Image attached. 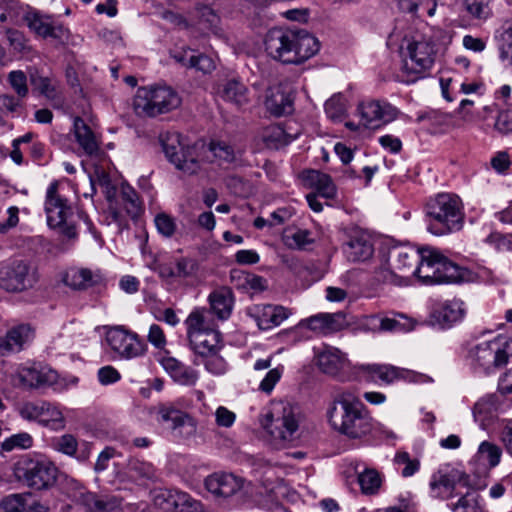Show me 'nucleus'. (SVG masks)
Segmentation results:
<instances>
[{
    "instance_id": "nucleus-1",
    "label": "nucleus",
    "mask_w": 512,
    "mask_h": 512,
    "mask_svg": "<svg viewBox=\"0 0 512 512\" xmlns=\"http://www.w3.org/2000/svg\"><path fill=\"white\" fill-rule=\"evenodd\" d=\"M327 418L333 430L349 439L366 437L374 428L369 410L352 390H341L334 396Z\"/></svg>"
},
{
    "instance_id": "nucleus-2",
    "label": "nucleus",
    "mask_w": 512,
    "mask_h": 512,
    "mask_svg": "<svg viewBox=\"0 0 512 512\" xmlns=\"http://www.w3.org/2000/svg\"><path fill=\"white\" fill-rule=\"evenodd\" d=\"M267 54L285 64H301L320 49L318 39L305 30L270 29L264 40Z\"/></svg>"
},
{
    "instance_id": "nucleus-3",
    "label": "nucleus",
    "mask_w": 512,
    "mask_h": 512,
    "mask_svg": "<svg viewBox=\"0 0 512 512\" xmlns=\"http://www.w3.org/2000/svg\"><path fill=\"white\" fill-rule=\"evenodd\" d=\"M512 358V337L498 335L467 349L465 361L475 372L491 375L505 367Z\"/></svg>"
},
{
    "instance_id": "nucleus-4",
    "label": "nucleus",
    "mask_w": 512,
    "mask_h": 512,
    "mask_svg": "<svg viewBox=\"0 0 512 512\" xmlns=\"http://www.w3.org/2000/svg\"><path fill=\"white\" fill-rule=\"evenodd\" d=\"M427 230L437 236L459 231L464 223L463 203L455 194L439 193L426 205Z\"/></svg>"
},
{
    "instance_id": "nucleus-5",
    "label": "nucleus",
    "mask_w": 512,
    "mask_h": 512,
    "mask_svg": "<svg viewBox=\"0 0 512 512\" xmlns=\"http://www.w3.org/2000/svg\"><path fill=\"white\" fill-rule=\"evenodd\" d=\"M303 415L298 405L280 399L270 402L262 427L275 439L292 440L302 422Z\"/></svg>"
},
{
    "instance_id": "nucleus-6",
    "label": "nucleus",
    "mask_w": 512,
    "mask_h": 512,
    "mask_svg": "<svg viewBox=\"0 0 512 512\" xmlns=\"http://www.w3.org/2000/svg\"><path fill=\"white\" fill-rule=\"evenodd\" d=\"M185 325L190 347L195 353L194 360H200L222 349L221 333L209 323L206 311H192L185 320Z\"/></svg>"
},
{
    "instance_id": "nucleus-7",
    "label": "nucleus",
    "mask_w": 512,
    "mask_h": 512,
    "mask_svg": "<svg viewBox=\"0 0 512 512\" xmlns=\"http://www.w3.org/2000/svg\"><path fill=\"white\" fill-rule=\"evenodd\" d=\"M424 262L416 270L424 284H457L465 281L469 271L441 255L438 251L424 250Z\"/></svg>"
},
{
    "instance_id": "nucleus-8",
    "label": "nucleus",
    "mask_w": 512,
    "mask_h": 512,
    "mask_svg": "<svg viewBox=\"0 0 512 512\" xmlns=\"http://www.w3.org/2000/svg\"><path fill=\"white\" fill-rule=\"evenodd\" d=\"M180 104V96L169 86L141 87L133 101L136 114L146 117L168 113Z\"/></svg>"
},
{
    "instance_id": "nucleus-9",
    "label": "nucleus",
    "mask_w": 512,
    "mask_h": 512,
    "mask_svg": "<svg viewBox=\"0 0 512 512\" xmlns=\"http://www.w3.org/2000/svg\"><path fill=\"white\" fill-rule=\"evenodd\" d=\"M47 224L51 229L57 230L68 239L77 238V230L74 222L72 207L69 201L59 192L57 181L50 183L46 190L44 205Z\"/></svg>"
},
{
    "instance_id": "nucleus-10",
    "label": "nucleus",
    "mask_w": 512,
    "mask_h": 512,
    "mask_svg": "<svg viewBox=\"0 0 512 512\" xmlns=\"http://www.w3.org/2000/svg\"><path fill=\"white\" fill-rule=\"evenodd\" d=\"M57 473V467L44 459L21 458L13 468L17 481L35 490L47 489L54 485Z\"/></svg>"
},
{
    "instance_id": "nucleus-11",
    "label": "nucleus",
    "mask_w": 512,
    "mask_h": 512,
    "mask_svg": "<svg viewBox=\"0 0 512 512\" xmlns=\"http://www.w3.org/2000/svg\"><path fill=\"white\" fill-rule=\"evenodd\" d=\"M37 282V271L27 261L13 260L0 268V288L7 292H22Z\"/></svg>"
},
{
    "instance_id": "nucleus-12",
    "label": "nucleus",
    "mask_w": 512,
    "mask_h": 512,
    "mask_svg": "<svg viewBox=\"0 0 512 512\" xmlns=\"http://www.w3.org/2000/svg\"><path fill=\"white\" fill-rule=\"evenodd\" d=\"M106 342L110 349L121 359L131 360L142 357L147 345L139 335L123 326L110 328L106 332Z\"/></svg>"
},
{
    "instance_id": "nucleus-13",
    "label": "nucleus",
    "mask_w": 512,
    "mask_h": 512,
    "mask_svg": "<svg viewBox=\"0 0 512 512\" xmlns=\"http://www.w3.org/2000/svg\"><path fill=\"white\" fill-rule=\"evenodd\" d=\"M403 68L408 73L420 75L430 70L435 60V45L427 40H407L401 46Z\"/></svg>"
},
{
    "instance_id": "nucleus-14",
    "label": "nucleus",
    "mask_w": 512,
    "mask_h": 512,
    "mask_svg": "<svg viewBox=\"0 0 512 512\" xmlns=\"http://www.w3.org/2000/svg\"><path fill=\"white\" fill-rule=\"evenodd\" d=\"M162 147L166 158L175 167L187 174H195L200 168L195 149L186 145L179 134L167 135L162 139Z\"/></svg>"
},
{
    "instance_id": "nucleus-15",
    "label": "nucleus",
    "mask_w": 512,
    "mask_h": 512,
    "mask_svg": "<svg viewBox=\"0 0 512 512\" xmlns=\"http://www.w3.org/2000/svg\"><path fill=\"white\" fill-rule=\"evenodd\" d=\"M20 416L28 421L38 422L52 430H61L65 427V418L59 408L46 401L25 402L19 407Z\"/></svg>"
},
{
    "instance_id": "nucleus-16",
    "label": "nucleus",
    "mask_w": 512,
    "mask_h": 512,
    "mask_svg": "<svg viewBox=\"0 0 512 512\" xmlns=\"http://www.w3.org/2000/svg\"><path fill=\"white\" fill-rule=\"evenodd\" d=\"M467 475L454 468L444 467L431 475L429 494L432 498L447 500L460 495L456 492L459 485L467 484Z\"/></svg>"
},
{
    "instance_id": "nucleus-17",
    "label": "nucleus",
    "mask_w": 512,
    "mask_h": 512,
    "mask_svg": "<svg viewBox=\"0 0 512 512\" xmlns=\"http://www.w3.org/2000/svg\"><path fill=\"white\" fill-rule=\"evenodd\" d=\"M156 421L178 437H189L196 432L195 420L173 404H161L157 408Z\"/></svg>"
},
{
    "instance_id": "nucleus-18",
    "label": "nucleus",
    "mask_w": 512,
    "mask_h": 512,
    "mask_svg": "<svg viewBox=\"0 0 512 512\" xmlns=\"http://www.w3.org/2000/svg\"><path fill=\"white\" fill-rule=\"evenodd\" d=\"M416 250L412 247H394L389 250L388 261L392 268L391 277L396 276V271L401 273L400 278H408L410 275L419 278L416 272L420 263L424 262V250Z\"/></svg>"
},
{
    "instance_id": "nucleus-19",
    "label": "nucleus",
    "mask_w": 512,
    "mask_h": 512,
    "mask_svg": "<svg viewBox=\"0 0 512 512\" xmlns=\"http://www.w3.org/2000/svg\"><path fill=\"white\" fill-rule=\"evenodd\" d=\"M23 20L31 32L41 38H53L56 40L67 39L69 30L62 23L54 21L52 16L37 10L27 11Z\"/></svg>"
},
{
    "instance_id": "nucleus-20",
    "label": "nucleus",
    "mask_w": 512,
    "mask_h": 512,
    "mask_svg": "<svg viewBox=\"0 0 512 512\" xmlns=\"http://www.w3.org/2000/svg\"><path fill=\"white\" fill-rule=\"evenodd\" d=\"M361 122L366 127H376L379 123H390L400 114L392 104L386 101L369 100L358 105Z\"/></svg>"
},
{
    "instance_id": "nucleus-21",
    "label": "nucleus",
    "mask_w": 512,
    "mask_h": 512,
    "mask_svg": "<svg viewBox=\"0 0 512 512\" xmlns=\"http://www.w3.org/2000/svg\"><path fill=\"white\" fill-rule=\"evenodd\" d=\"M359 327L366 332H406L414 328V322L401 313L393 317L373 314L364 316L359 322Z\"/></svg>"
},
{
    "instance_id": "nucleus-22",
    "label": "nucleus",
    "mask_w": 512,
    "mask_h": 512,
    "mask_svg": "<svg viewBox=\"0 0 512 512\" xmlns=\"http://www.w3.org/2000/svg\"><path fill=\"white\" fill-rule=\"evenodd\" d=\"M464 315V302L460 299L437 301L431 308L429 321L434 326L446 329L461 321Z\"/></svg>"
},
{
    "instance_id": "nucleus-23",
    "label": "nucleus",
    "mask_w": 512,
    "mask_h": 512,
    "mask_svg": "<svg viewBox=\"0 0 512 512\" xmlns=\"http://www.w3.org/2000/svg\"><path fill=\"white\" fill-rule=\"evenodd\" d=\"M245 314L251 318L259 329L269 330L286 320L290 312L287 308L271 304H254L246 308Z\"/></svg>"
},
{
    "instance_id": "nucleus-24",
    "label": "nucleus",
    "mask_w": 512,
    "mask_h": 512,
    "mask_svg": "<svg viewBox=\"0 0 512 512\" xmlns=\"http://www.w3.org/2000/svg\"><path fill=\"white\" fill-rule=\"evenodd\" d=\"M358 369L367 374L369 381H380L386 385L392 384L400 379L417 381L416 378L418 377L413 371L390 364H361L358 366Z\"/></svg>"
},
{
    "instance_id": "nucleus-25",
    "label": "nucleus",
    "mask_w": 512,
    "mask_h": 512,
    "mask_svg": "<svg viewBox=\"0 0 512 512\" xmlns=\"http://www.w3.org/2000/svg\"><path fill=\"white\" fill-rule=\"evenodd\" d=\"M206 489L215 496L228 498L243 487V479L232 473L215 472L205 479Z\"/></svg>"
},
{
    "instance_id": "nucleus-26",
    "label": "nucleus",
    "mask_w": 512,
    "mask_h": 512,
    "mask_svg": "<svg viewBox=\"0 0 512 512\" xmlns=\"http://www.w3.org/2000/svg\"><path fill=\"white\" fill-rule=\"evenodd\" d=\"M56 378L57 373L54 370L40 365L21 366L17 370V379L23 387L27 388L51 385Z\"/></svg>"
},
{
    "instance_id": "nucleus-27",
    "label": "nucleus",
    "mask_w": 512,
    "mask_h": 512,
    "mask_svg": "<svg viewBox=\"0 0 512 512\" xmlns=\"http://www.w3.org/2000/svg\"><path fill=\"white\" fill-rule=\"evenodd\" d=\"M160 364L173 381L180 385L194 386L199 379V374L196 370L174 357L165 356L160 360Z\"/></svg>"
},
{
    "instance_id": "nucleus-28",
    "label": "nucleus",
    "mask_w": 512,
    "mask_h": 512,
    "mask_svg": "<svg viewBox=\"0 0 512 512\" xmlns=\"http://www.w3.org/2000/svg\"><path fill=\"white\" fill-rule=\"evenodd\" d=\"M154 270L163 279H185L196 273L197 263L193 259L180 257L174 262L159 263Z\"/></svg>"
},
{
    "instance_id": "nucleus-29",
    "label": "nucleus",
    "mask_w": 512,
    "mask_h": 512,
    "mask_svg": "<svg viewBox=\"0 0 512 512\" xmlns=\"http://www.w3.org/2000/svg\"><path fill=\"white\" fill-rule=\"evenodd\" d=\"M343 251L349 261L364 262L369 260L373 253V245L369 237L363 233L356 232L343 245Z\"/></svg>"
},
{
    "instance_id": "nucleus-30",
    "label": "nucleus",
    "mask_w": 512,
    "mask_h": 512,
    "mask_svg": "<svg viewBox=\"0 0 512 512\" xmlns=\"http://www.w3.org/2000/svg\"><path fill=\"white\" fill-rule=\"evenodd\" d=\"M211 312L218 320L225 321L230 318L234 306V294L228 287H220L210 293L208 297Z\"/></svg>"
},
{
    "instance_id": "nucleus-31",
    "label": "nucleus",
    "mask_w": 512,
    "mask_h": 512,
    "mask_svg": "<svg viewBox=\"0 0 512 512\" xmlns=\"http://www.w3.org/2000/svg\"><path fill=\"white\" fill-rule=\"evenodd\" d=\"M265 106L272 115L279 117L293 111V99L280 86H276L267 91Z\"/></svg>"
},
{
    "instance_id": "nucleus-32",
    "label": "nucleus",
    "mask_w": 512,
    "mask_h": 512,
    "mask_svg": "<svg viewBox=\"0 0 512 512\" xmlns=\"http://www.w3.org/2000/svg\"><path fill=\"white\" fill-rule=\"evenodd\" d=\"M218 96L237 107L248 103V88L239 79L232 78L221 84L217 91Z\"/></svg>"
},
{
    "instance_id": "nucleus-33",
    "label": "nucleus",
    "mask_w": 512,
    "mask_h": 512,
    "mask_svg": "<svg viewBox=\"0 0 512 512\" xmlns=\"http://www.w3.org/2000/svg\"><path fill=\"white\" fill-rule=\"evenodd\" d=\"M74 134L77 143L87 155L97 154L100 148V142L94 131L80 117L74 120Z\"/></svg>"
},
{
    "instance_id": "nucleus-34",
    "label": "nucleus",
    "mask_w": 512,
    "mask_h": 512,
    "mask_svg": "<svg viewBox=\"0 0 512 512\" xmlns=\"http://www.w3.org/2000/svg\"><path fill=\"white\" fill-rule=\"evenodd\" d=\"M31 334L29 325L22 324L12 328L4 338H0V355L20 351Z\"/></svg>"
},
{
    "instance_id": "nucleus-35",
    "label": "nucleus",
    "mask_w": 512,
    "mask_h": 512,
    "mask_svg": "<svg viewBox=\"0 0 512 512\" xmlns=\"http://www.w3.org/2000/svg\"><path fill=\"white\" fill-rule=\"evenodd\" d=\"M345 355L337 348L326 346L318 353L317 363L321 371L336 375L345 365Z\"/></svg>"
},
{
    "instance_id": "nucleus-36",
    "label": "nucleus",
    "mask_w": 512,
    "mask_h": 512,
    "mask_svg": "<svg viewBox=\"0 0 512 512\" xmlns=\"http://www.w3.org/2000/svg\"><path fill=\"white\" fill-rule=\"evenodd\" d=\"M459 496L456 502L447 504L452 512H485L483 499L477 492L468 490Z\"/></svg>"
},
{
    "instance_id": "nucleus-37",
    "label": "nucleus",
    "mask_w": 512,
    "mask_h": 512,
    "mask_svg": "<svg viewBox=\"0 0 512 512\" xmlns=\"http://www.w3.org/2000/svg\"><path fill=\"white\" fill-rule=\"evenodd\" d=\"M502 449L500 446L490 442L483 441L480 443L472 462H478L487 469L496 467L501 460Z\"/></svg>"
},
{
    "instance_id": "nucleus-38",
    "label": "nucleus",
    "mask_w": 512,
    "mask_h": 512,
    "mask_svg": "<svg viewBox=\"0 0 512 512\" xmlns=\"http://www.w3.org/2000/svg\"><path fill=\"white\" fill-rule=\"evenodd\" d=\"M308 180L316 189V194L326 199H334L337 195V189L332 178L325 173L311 170L308 174Z\"/></svg>"
},
{
    "instance_id": "nucleus-39",
    "label": "nucleus",
    "mask_w": 512,
    "mask_h": 512,
    "mask_svg": "<svg viewBox=\"0 0 512 512\" xmlns=\"http://www.w3.org/2000/svg\"><path fill=\"white\" fill-rule=\"evenodd\" d=\"M296 137L284 130L280 125H270L263 132V140L267 147L279 149L290 144Z\"/></svg>"
},
{
    "instance_id": "nucleus-40",
    "label": "nucleus",
    "mask_w": 512,
    "mask_h": 512,
    "mask_svg": "<svg viewBox=\"0 0 512 512\" xmlns=\"http://www.w3.org/2000/svg\"><path fill=\"white\" fill-rule=\"evenodd\" d=\"M63 281L67 286L73 289H86L93 284V274L91 270L86 268H73L65 273Z\"/></svg>"
},
{
    "instance_id": "nucleus-41",
    "label": "nucleus",
    "mask_w": 512,
    "mask_h": 512,
    "mask_svg": "<svg viewBox=\"0 0 512 512\" xmlns=\"http://www.w3.org/2000/svg\"><path fill=\"white\" fill-rule=\"evenodd\" d=\"M338 317L339 315L336 314H318L306 319L304 323L312 331L327 334L338 328L336 324Z\"/></svg>"
},
{
    "instance_id": "nucleus-42",
    "label": "nucleus",
    "mask_w": 512,
    "mask_h": 512,
    "mask_svg": "<svg viewBox=\"0 0 512 512\" xmlns=\"http://www.w3.org/2000/svg\"><path fill=\"white\" fill-rule=\"evenodd\" d=\"M358 483L364 494L372 495L378 492L382 478L377 470L373 468H365L358 472Z\"/></svg>"
},
{
    "instance_id": "nucleus-43",
    "label": "nucleus",
    "mask_w": 512,
    "mask_h": 512,
    "mask_svg": "<svg viewBox=\"0 0 512 512\" xmlns=\"http://www.w3.org/2000/svg\"><path fill=\"white\" fill-rule=\"evenodd\" d=\"M193 362L195 365L202 364L205 367V370L214 376L224 375L228 370V363L220 355V351H216L200 360H194Z\"/></svg>"
},
{
    "instance_id": "nucleus-44",
    "label": "nucleus",
    "mask_w": 512,
    "mask_h": 512,
    "mask_svg": "<svg viewBox=\"0 0 512 512\" xmlns=\"http://www.w3.org/2000/svg\"><path fill=\"white\" fill-rule=\"evenodd\" d=\"M29 497V493L9 494L1 500L0 507L4 512H27Z\"/></svg>"
},
{
    "instance_id": "nucleus-45",
    "label": "nucleus",
    "mask_w": 512,
    "mask_h": 512,
    "mask_svg": "<svg viewBox=\"0 0 512 512\" xmlns=\"http://www.w3.org/2000/svg\"><path fill=\"white\" fill-rule=\"evenodd\" d=\"M283 242L290 249L303 250L307 245L313 243V239L311 238L310 231L298 229L292 233H285Z\"/></svg>"
},
{
    "instance_id": "nucleus-46",
    "label": "nucleus",
    "mask_w": 512,
    "mask_h": 512,
    "mask_svg": "<svg viewBox=\"0 0 512 512\" xmlns=\"http://www.w3.org/2000/svg\"><path fill=\"white\" fill-rule=\"evenodd\" d=\"M52 448L69 457H76L78 450V441L72 434H63L55 437L51 442Z\"/></svg>"
},
{
    "instance_id": "nucleus-47",
    "label": "nucleus",
    "mask_w": 512,
    "mask_h": 512,
    "mask_svg": "<svg viewBox=\"0 0 512 512\" xmlns=\"http://www.w3.org/2000/svg\"><path fill=\"white\" fill-rule=\"evenodd\" d=\"M33 446V438L27 432H20L17 434H13L10 437H7L1 443V449L6 452H11L13 450H24L29 449Z\"/></svg>"
},
{
    "instance_id": "nucleus-48",
    "label": "nucleus",
    "mask_w": 512,
    "mask_h": 512,
    "mask_svg": "<svg viewBox=\"0 0 512 512\" xmlns=\"http://www.w3.org/2000/svg\"><path fill=\"white\" fill-rule=\"evenodd\" d=\"M498 49L500 58L503 61H509L512 65V21H507L502 27Z\"/></svg>"
},
{
    "instance_id": "nucleus-49",
    "label": "nucleus",
    "mask_w": 512,
    "mask_h": 512,
    "mask_svg": "<svg viewBox=\"0 0 512 512\" xmlns=\"http://www.w3.org/2000/svg\"><path fill=\"white\" fill-rule=\"evenodd\" d=\"M130 475L136 481H152L156 478L155 467L148 462L134 461L130 464Z\"/></svg>"
},
{
    "instance_id": "nucleus-50",
    "label": "nucleus",
    "mask_w": 512,
    "mask_h": 512,
    "mask_svg": "<svg viewBox=\"0 0 512 512\" xmlns=\"http://www.w3.org/2000/svg\"><path fill=\"white\" fill-rule=\"evenodd\" d=\"M400 6L412 14L421 11L431 17L435 14L437 4L435 0H400Z\"/></svg>"
},
{
    "instance_id": "nucleus-51",
    "label": "nucleus",
    "mask_w": 512,
    "mask_h": 512,
    "mask_svg": "<svg viewBox=\"0 0 512 512\" xmlns=\"http://www.w3.org/2000/svg\"><path fill=\"white\" fill-rule=\"evenodd\" d=\"M21 107L20 98H15L12 95H0V126L5 125L6 116L9 114L15 115Z\"/></svg>"
},
{
    "instance_id": "nucleus-52",
    "label": "nucleus",
    "mask_w": 512,
    "mask_h": 512,
    "mask_svg": "<svg viewBox=\"0 0 512 512\" xmlns=\"http://www.w3.org/2000/svg\"><path fill=\"white\" fill-rule=\"evenodd\" d=\"M210 150L214 157L225 163H232L237 160L233 147L225 142H211Z\"/></svg>"
},
{
    "instance_id": "nucleus-53",
    "label": "nucleus",
    "mask_w": 512,
    "mask_h": 512,
    "mask_svg": "<svg viewBox=\"0 0 512 512\" xmlns=\"http://www.w3.org/2000/svg\"><path fill=\"white\" fill-rule=\"evenodd\" d=\"M325 113L333 121H339L345 114V105L339 95H334L325 102Z\"/></svg>"
},
{
    "instance_id": "nucleus-54",
    "label": "nucleus",
    "mask_w": 512,
    "mask_h": 512,
    "mask_svg": "<svg viewBox=\"0 0 512 512\" xmlns=\"http://www.w3.org/2000/svg\"><path fill=\"white\" fill-rule=\"evenodd\" d=\"M395 463L398 465H404L401 471L403 477L413 476L420 468V462L418 459H412L407 452H398L395 455Z\"/></svg>"
},
{
    "instance_id": "nucleus-55",
    "label": "nucleus",
    "mask_w": 512,
    "mask_h": 512,
    "mask_svg": "<svg viewBox=\"0 0 512 512\" xmlns=\"http://www.w3.org/2000/svg\"><path fill=\"white\" fill-rule=\"evenodd\" d=\"M8 81L19 98H24L28 94L27 77L21 70H14L8 74Z\"/></svg>"
},
{
    "instance_id": "nucleus-56",
    "label": "nucleus",
    "mask_w": 512,
    "mask_h": 512,
    "mask_svg": "<svg viewBox=\"0 0 512 512\" xmlns=\"http://www.w3.org/2000/svg\"><path fill=\"white\" fill-rule=\"evenodd\" d=\"M6 34L7 40L14 51L19 53H28L31 51L28 40L22 32L15 29H7Z\"/></svg>"
},
{
    "instance_id": "nucleus-57",
    "label": "nucleus",
    "mask_w": 512,
    "mask_h": 512,
    "mask_svg": "<svg viewBox=\"0 0 512 512\" xmlns=\"http://www.w3.org/2000/svg\"><path fill=\"white\" fill-rule=\"evenodd\" d=\"M283 372V366H278L273 369H270L260 382L259 390L266 394H270L273 391L275 385L280 381Z\"/></svg>"
},
{
    "instance_id": "nucleus-58",
    "label": "nucleus",
    "mask_w": 512,
    "mask_h": 512,
    "mask_svg": "<svg viewBox=\"0 0 512 512\" xmlns=\"http://www.w3.org/2000/svg\"><path fill=\"white\" fill-rule=\"evenodd\" d=\"M491 0H464L467 11L475 18L486 19L490 15Z\"/></svg>"
},
{
    "instance_id": "nucleus-59",
    "label": "nucleus",
    "mask_w": 512,
    "mask_h": 512,
    "mask_svg": "<svg viewBox=\"0 0 512 512\" xmlns=\"http://www.w3.org/2000/svg\"><path fill=\"white\" fill-rule=\"evenodd\" d=\"M121 198L129 214L136 215L140 210V202L136 191L130 186H122Z\"/></svg>"
},
{
    "instance_id": "nucleus-60",
    "label": "nucleus",
    "mask_w": 512,
    "mask_h": 512,
    "mask_svg": "<svg viewBox=\"0 0 512 512\" xmlns=\"http://www.w3.org/2000/svg\"><path fill=\"white\" fill-rule=\"evenodd\" d=\"M31 83L40 94L44 95L48 99H54L56 97V88L52 83L51 79L43 76H32Z\"/></svg>"
},
{
    "instance_id": "nucleus-61",
    "label": "nucleus",
    "mask_w": 512,
    "mask_h": 512,
    "mask_svg": "<svg viewBox=\"0 0 512 512\" xmlns=\"http://www.w3.org/2000/svg\"><path fill=\"white\" fill-rule=\"evenodd\" d=\"M154 222L158 232L165 237H171L176 230L174 219L165 213L156 215Z\"/></svg>"
},
{
    "instance_id": "nucleus-62",
    "label": "nucleus",
    "mask_w": 512,
    "mask_h": 512,
    "mask_svg": "<svg viewBox=\"0 0 512 512\" xmlns=\"http://www.w3.org/2000/svg\"><path fill=\"white\" fill-rule=\"evenodd\" d=\"M100 384L107 386L118 382L121 379L119 371L111 365L101 367L97 372Z\"/></svg>"
},
{
    "instance_id": "nucleus-63",
    "label": "nucleus",
    "mask_w": 512,
    "mask_h": 512,
    "mask_svg": "<svg viewBox=\"0 0 512 512\" xmlns=\"http://www.w3.org/2000/svg\"><path fill=\"white\" fill-rule=\"evenodd\" d=\"M487 241L499 251H512V234L494 232L487 237Z\"/></svg>"
},
{
    "instance_id": "nucleus-64",
    "label": "nucleus",
    "mask_w": 512,
    "mask_h": 512,
    "mask_svg": "<svg viewBox=\"0 0 512 512\" xmlns=\"http://www.w3.org/2000/svg\"><path fill=\"white\" fill-rule=\"evenodd\" d=\"M495 129L502 134L512 133V111H501L498 114Z\"/></svg>"
}]
</instances>
